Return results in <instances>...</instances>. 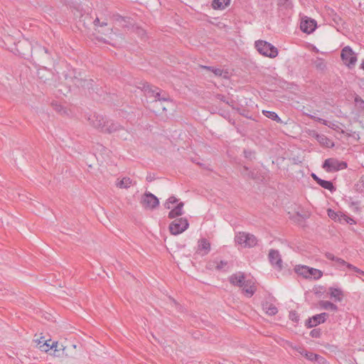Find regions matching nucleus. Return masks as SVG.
Instances as JSON below:
<instances>
[{
	"label": "nucleus",
	"instance_id": "obj_12",
	"mask_svg": "<svg viewBox=\"0 0 364 364\" xmlns=\"http://www.w3.org/2000/svg\"><path fill=\"white\" fill-rule=\"evenodd\" d=\"M328 317V314L327 313H321L319 314H316L312 317L309 318L306 321V326L307 328H312L316 326L318 324L324 323L327 318Z\"/></svg>",
	"mask_w": 364,
	"mask_h": 364
},
{
	"label": "nucleus",
	"instance_id": "obj_48",
	"mask_svg": "<svg viewBox=\"0 0 364 364\" xmlns=\"http://www.w3.org/2000/svg\"><path fill=\"white\" fill-rule=\"evenodd\" d=\"M293 348L301 355H303L305 351L306 350L304 348L301 346H295Z\"/></svg>",
	"mask_w": 364,
	"mask_h": 364
},
{
	"label": "nucleus",
	"instance_id": "obj_32",
	"mask_svg": "<svg viewBox=\"0 0 364 364\" xmlns=\"http://www.w3.org/2000/svg\"><path fill=\"white\" fill-rule=\"evenodd\" d=\"M318 184L321 186L322 188L330 191L331 192H333L336 190V188L334 187L333 183L330 181H326L321 178Z\"/></svg>",
	"mask_w": 364,
	"mask_h": 364
},
{
	"label": "nucleus",
	"instance_id": "obj_60",
	"mask_svg": "<svg viewBox=\"0 0 364 364\" xmlns=\"http://www.w3.org/2000/svg\"><path fill=\"white\" fill-rule=\"evenodd\" d=\"M74 348H76V346L75 345H73L72 346Z\"/></svg>",
	"mask_w": 364,
	"mask_h": 364
},
{
	"label": "nucleus",
	"instance_id": "obj_28",
	"mask_svg": "<svg viewBox=\"0 0 364 364\" xmlns=\"http://www.w3.org/2000/svg\"><path fill=\"white\" fill-rule=\"evenodd\" d=\"M307 360L311 361H316L319 363H323L324 361V358L316 354L311 352H309L307 350L305 351V353L303 355Z\"/></svg>",
	"mask_w": 364,
	"mask_h": 364
},
{
	"label": "nucleus",
	"instance_id": "obj_31",
	"mask_svg": "<svg viewBox=\"0 0 364 364\" xmlns=\"http://www.w3.org/2000/svg\"><path fill=\"white\" fill-rule=\"evenodd\" d=\"M319 306L323 309H330L333 311H336L338 310V306L329 301H321L319 302Z\"/></svg>",
	"mask_w": 364,
	"mask_h": 364
},
{
	"label": "nucleus",
	"instance_id": "obj_19",
	"mask_svg": "<svg viewBox=\"0 0 364 364\" xmlns=\"http://www.w3.org/2000/svg\"><path fill=\"white\" fill-rule=\"evenodd\" d=\"M313 136L322 146L327 148H332L334 146V143L324 134L314 132Z\"/></svg>",
	"mask_w": 364,
	"mask_h": 364
},
{
	"label": "nucleus",
	"instance_id": "obj_37",
	"mask_svg": "<svg viewBox=\"0 0 364 364\" xmlns=\"http://www.w3.org/2000/svg\"><path fill=\"white\" fill-rule=\"evenodd\" d=\"M52 107H53V109L55 110L57 112H59L60 114L66 113L65 109L61 105H60L57 102H53Z\"/></svg>",
	"mask_w": 364,
	"mask_h": 364
},
{
	"label": "nucleus",
	"instance_id": "obj_55",
	"mask_svg": "<svg viewBox=\"0 0 364 364\" xmlns=\"http://www.w3.org/2000/svg\"><path fill=\"white\" fill-rule=\"evenodd\" d=\"M154 176H152L151 174L148 175L146 176V181H149V182H151L154 180Z\"/></svg>",
	"mask_w": 364,
	"mask_h": 364
},
{
	"label": "nucleus",
	"instance_id": "obj_11",
	"mask_svg": "<svg viewBox=\"0 0 364 364\" xmlns=\"http://www.w3.org/2000/svg\"><path fill=\"white\" fill-rule=\"evenodd\" d=\"M145 91L147 92L148 95H150L151 96H153L156 98L155 102L157 103L158 102H168L170 101V98L168 95L164 94L162 96H161V92L159 88L156 87L155 90L152 88V87L150 85H146L144 86Z\"/></svg>",
	"mask_w": 364,
	"mask_h": 364
},
{
	"label": "nucleus",
	"instance_id": "obj_51",
	"mask_svg": "<svg viewBox=\"0 0 364 364\" xmlns=\"http://www.w3.org/2000/svg\"><path fill=\"white\" fill-rule=\"evenodd\" d=\"M336 262L337 263H338L339 264H342V265H346L347 266V264H348L345 260H343L341 258H338V257L336 258Z\"/></svg>",
	"mask_w": 364,
	"mask_h": 364
},
{
	"label": "nucleus",
	"instance_id": "obj_13",
	"mask_svg": "<svg viewBox=\"0 0 364 364\" xmlns=\"http://www.w3.org/2000/svg\"><path fill=\"white\" fill-rule=\"evenodd\" d=\"M277 5L278 11L284 16L289 14L294 7L293 0H277Z\"/></svg>",
	"mask_w": 364,
	"mask_h": 364
},
{
	"label": "nucleus",
	"instance_id": "obj_53",
	"mask_svg": "<svg viewBox=\"0 0 364 364\" xmlns=\"http://www.w3.org/2000/svg\"><path fill=\"white\" fill-rule=\"evenodd\" d=\"M137 33L141 36H143L145 35L146 32L144 29L142 28H137Z\"/></svg>",
	"mask_w": 364,
	"mask_h": 364
},
{
	"label": "nucleus",
	"instance_id": "obj_58",
	"mask_svg": "<svg viewBox=\"0 0 364 364\" xmlns=\"http://www.w3.org/2000/svg\"><path fill=\"white\" fill-rule=\"evenodd\" d=\"M162 109L164 111V110H166V108L164 107H163Z\"/></svg>",
	"mask_w": 364,
	"mask_h": 364
},
{
	"label": "nucleus",
	"instance_id": "obj_26",
	"mask_svg": "<svg viewBox=\"0 0 364 364\" xmlns=\"http://www.w3.org/2000/svg\"><path fill=\"white\" fill-rule=\"evenodd\" d=\"M132 185V180L129 177H123L122 179H117L116 182L117 187L119 188H129Z\"/></svg>",
	"mask_w": 364,
	"mask_h": 364
},
{
	"label": "nucleus",
	"instance_id": "obj_40",
	"mask_svg": "<svg viewBox=\"0 0 364 364\" xmlns=\"http://www.w3.org/2000/svg\"><path fill=\"white\" fill-rule=\"evenodd\" d=\"M242 169L243 170L242 171V174L243 176H245L248 178H255L254 173L251 171H249V168L247 166H243Z\"/></svg>",
	"mask_w": 364,
	"mask_h": 364
},
{
	"label": "nucleus",
	"instance_id": "obj_38",
	"mask_svg": "<svg viewBox=\"0 0 364 364\" xmlns=\"http://www.w3.org/2000/svg\"><path fill=\"white\" fill-rule=\"evenodd\" d=\"M340 213H341V212H335L331 209L328 210V217L334 220H338V218H341Z\"/></svg>",
	"mask_w": 364,
	"mask_h": 364
},
{
	"label": "nucleus",
	"instance_id": "obj_4",
	"mask_svg": "<svg viewBox=\"0 0 364 364\" xmlns=\"http://www.w3.org/2000/svg\"><path fill=\"white\" fill-rule=\"evenodd\" d=\"M235 242L242 245L244 247H253L257 244V237L250 233L239 232L235 237Z\"/></svg>",
	"mask_w": 364,
	"mask_h": 364
},
{
	"label": "nucleus",
	"instance_id": "obj_57",
	"mask_svg": "<svg viewBox=\"0 0 364 364\" xmlns=\"http://www.w3.org/2000/svg\"><path fill=\"white\" fill-rule=\"evenodd\" d=\"M100 41H103L104 43H106V41H105L104 39H101Z\"/></svg>",
	"mask_w": 364,
	"mask_h": 364
},
{
	"label": "nucleus",
	"instance_id": "obj_30",
	"mask_svg": "<svg viewBox=\"0 0 364 364\" xmlns=\"http://www.w3.org/2000/svg\"><path fill=\"white\" fill-rule=\"evenodd\" d=\"M262 113L266 117L271 119L272 120L275 121L278 123H282L281 118L278 116V114L276 112L272 111L263 110Z\"/></svg>",
	"mask_w": 364,
	"mask_h": 364
},
{
	"label": "nucleus",
	"instance_id": "obj_54",
	"mask_svg": "<svg viewBox=\"0 0 364 364\" xmlns=\"http://www.w3.org/2000/svg\"><path fill=\"white\" fill-rule=\"evenodd\" d=\"M311 176L312 178H314V180L318 183L319 180L321 179L318 176H316V174L315 173H312L311 174Z\"/></svg>",
	"mask_w": 364,
	"mask_h": 364
},
{
	"label": "nucleus",
	"instance_id": "obj_59",
	"mask_svg": "<svg viewBox=\"0 0 364 364\" xmlns=\"http://www.w3.org/2000/svg\"><path fill=\"white\" fill-rule=\"evenodd\" d=\"M122 26H127V24H122Z\"/></svg>",
	"mask_w": 364,
	"mask_h": 364
},
{
	"label": "nucleus",
	"instance_id": "obj_39",
	"mask_svg": "<svg viewBox=\"0 0 364 364\" xmlns=\"http://www.w3.org/2000/svg\"><path fill=\"white\" fill-rule=\"evenodd\" d=\"M58 347L56 348L57 350H60V356H63V355H65V356H68V346H64L63 344H59L58 343Z\"/></svg>",
	"mask_w": 364,
	"mask_h": 364
},
{
	"label": "nucleus",
	"instance_id": "obj_18",
	"mask_svg": "<svg viewBox=\"0 0 364 364\" xmlns=\"http://www.w3.org/2000/svg\"><path fill=\"white\" fill-rule=\"evenodd\" d=\"M316 28V22L313 19H306L301 22V30L306 33H312Z\"/></svg>",
	"mask_w": 364,
	"mask_h": 364
},
{
	"label": "nucleus",
	"instance_id": "obj_29",
	"mask_svg": "<svg viewBox=\"0 0 364 364\" xmlns=\"http://www.w3.org/2000/svg\"><path fill=\"white\" fill-rule=\"evenodd\" d=\"M309 275L307 279H318L323 276V272L315 268L309 267Z\"/></svg>",
	"mask_w": 364,
	"mask_h": 364
},
{
	"label": "nucleus",
	"instance_id": "obj_2",
	"mask_svg": "<svg viewBox=\"0 0 364 364\" xmlns=\"http://www.w3.org/2000/svg\"><path fill=\"white\" fill-rule=\"evenodd\" d=\"M33 341L36 343V347L42 352L47 353L49 350H53L54 356H60V350L56 349V348L58 347L57 341H53L50 343L51 340L46 339L43 336H41L40 338L35 339Z\"/></svg>",
	"mask_w": 364,
	"mask_h": 364
},
{
	"label": "nucleus",
	"instance_id": "obj_50",
	"mask_svg": "<svg viewBox=\"0 0 364 364\" xmlns=\"http://www.w3.org/2000/svg\"><path fill=\"white\" fill-rule=\"evenodd\" d=\"M216 99L219 100L220 101H222V102H226V103H228V102H226V97L225 95H221V94H218L216 96H215Z\"/></svg>",
	"mask_w": 364,
	"mask_h": 364
},
{
	"label": "nucleus",
	"instance_id": "obj_49",
	"mask_svg": "<svg viewBox=\"0 0 364 364\" xmlns=\"http://www.w3.org/2000/svg\"><path fill=\"white\" fill-rule=\"evenodd\" d=\"M326 257L329 259V260H332V261H336V258L337 257L334 256L332 253L331 252H326V255H325Z\"/></svg>",
	"mask_w": 364,
	"mask_h": 364
},
{
	"label": "nucleus",
	"instance_id": "obj_23",
	"mask_svg": "<svg viewBox=\"0 0 364 364\" xmlns=\"http://www.w3.org/2000/svg\"><path fill=\"white\" fill-rule=\"evenodd\" d=\"M200 67L206 70L211 71L215 76L223 77V78H228V72L220 68H214L212 66L202 65Z\"/></svg>",
	"mask_w": 364,
	"mask_h": 364
},
{
	"label": "nucleus",
	"instance_id": "obj_21",
	"mask_svg": "<svg viewBox=\"0 0 364 364\" xmlns=\"http://www.w3.org/2000/svg\"><path fill=\"white\" fill-rule=\"evenodd\" d=\"M328 294L330 297L336 302H340L343 299V292L341 289L336 287H329Z\"/></svg>",
	"mask_w": 364,
	"mask_h": 364
},
{
	"label": "nucleus",
	"instance_id": "obj_24",
	"mask_svg": "<svg viewBox=\"0 0 364 364\" xmlns=\"http://www.w3.org/2000/svg\"><path fill=\"white\" fill-rule=\"evenodd\" d=\"M183 206L184 203L183 202L178 203L175 208H171L168 217L171 219H173L176 217L182 215L183 214Z\"/></svg>",
	"mask_w": 364,
	"mask_h": 364
},
{
	"label": "nucleus",
	"instance_id": "obj_36",
	"mask_svg": "<svg viewBox=\"0 0 364 364\" xmlns=\"http://www.w3.org/2000/svg\"><path fill=\"white\" fill-rule=\"evenodd\" d=\"M178 200L174 197V196H170L167 200L164 203V207L166 209H171V204H174V203H178Z\"/></svg>",
	"mask_w": 364,
	"mask_h": 364
},
{
	"label": "nucleus",
	"instance_id": "obj_52",
	"mask_svg": "<svg viewBox=\"0 0 364 364\" xmlns=\"http://www.w3.org/2000/svg\"><path fill=\"white\" fill-rule=\"evenodd\" d=\"M243 153L245 158H250L252 154V151L247 150H244Z\"/></svg>",
	"mask_w": 364,
	"mask_h": 364
},
{
	"label": "nucleus",
	"instance_id": "obj_56",
	"mask_svg": "<svg viewBox=\"0 0 364 364\" xmlns=\"http://www.w3.org/2000/svg\"><path fill=\"white\" fill-rule=\"evenodd\" d=\"M360 68H362L363 70H364V60L362 62L361 65H360Z\"/></svg>",
	"mask_w": 364,
	"mask_h": 364
},
{
	"label": "nucleus",
	"instance_id": "obj_34",
	"mask_svg": "<svg viewBox=\"0 0 364 364\" xmlns=\"http://www.w3.org/2000/svg\"><path fill=\"white\" fill-rule=\"evenodd\" d=\"M304 114L307 116L309 118H310L311 119H314L318 122L321 123L323 125L328 126L329 127H331V126L329 124H328V121L324 119H322V118L318 117L315 115H312L311 114H308V113H305V112H304Z\"/></svg>",
	"mask_w": 364,
	"mask_h": 364
},
{
	"label": "nucleus",
	"instance_id": "obj_8",
	"mask_svg": "<svg viewBox=\"0 0 364 364\" xmlns=\"http://www.w3.org/2000/svg\"><path fill=\"white\" fill-rule=\"evenodd\" d=\"M141 203L144 208L151 210L156 208L159 205L158 198L149 192H146L143 195Z\"/></svg>",
	"mask_w": 364,
	"mask_h": 364
},
{
	"label": "nucleus",
	"instance_id": "obj_3",
	"mask_svg": "<svg viewBox=\"0 0 364 364\" xmlns=\"http://www.w3.org/2000/svg\"><path fill=\"white\" fill-rule=\"evenodd\" d=\"M347 167L348 164L346 161H339L336 158L326 159L322 165V168L328 173L336 172L346 169Z\"/></svg>",
	"mask_w": 364,
	"mask_h": 364
},
{
	"label": "nucleus",
	"instance_id": "obj_14",
	"mask_svg": "<svg viewBox=\"0 0 364 364\" xmlns=\"http://www.w3.org/2000/svg\"><path fill=\"white\" fill-rule=\"evenodd\" d=\"M230 264L228 261L225 260H218L214 259L210 261L207 264V268L209 269H212L215 268L218 271H223L227 272L230 269Z\"/></svg>",
	"mask_w": 364,
	"mask_h": 364
},
{
	"label": "nucleus",
	"instance_id": "obj_43",
	"mask_svg": "<svg viewBox=\"0 0 364 364\" xmlns=\"http://www.w3.org/2000/svg\"><path fill=\"white\" fill-rule=\"evenodd\" d=\"M321 335V331L319 328H314L311 331L310 336L312 338H320Z\"/></svg>",
	"mask_w": 364,
	"mask_h": 364
},
{
	"label": "nucleus",
	"instance_id": "obj_42",
	"mask_svg": "<svg viewBox=\"0 0 364 364\" xmlns=\"http://www.w3.org/2000/svg\"><path fill=\"white\" fill-rule=\"evenodd\" d=\"M93 24L95 27H98V26L102 27V26H107V22L105 20L100 21V18L98 17H96L95 19L93 21Z\"/></svg>",
	"mask_w": 364,
	"mask_h": 364
},
{
	"label": "nucleus",
	"instance_id": "obj_33",
	"mask_svg": "<svg viewBox=\"0 0 364 364\" xmlns=\"http://www.w3.org/2000/svg\"><path fill=\"white\" fill-rule=\"evenodd\" d=\"M309 267L304 265H298L295 267V272L299 275L303 276L305 278H308Z\"/></svg>",
	"mask_w": 364,
	"mask_h": 364
},
{
	"label": "nucleus",
	"instance_id": "obj_6",
	"mask_svg": "<svg viewBox=\"0 0 364 364\" xmlns=\"http://www.w3.org/2000/svg\"><path fill=\"white\" fill-rule=\"evenodd\" d=\"M74 75L73 76H68V75H65V79L68 80L70 79V82L75 85L77 87H84L90 89L92 88V82L93 80L91 79H85L82 77L81 73H78L76 75L75 70H73Z\"/></svg>",
	"mask_w": 364,
	"mask_h": 364
},
{
	"label": "nucleus",
	"instance_id": "obj_47",
	"mask_svg": "<svg viewBox=\"0 0 364 364\" xmlns=\"http://www.w3.org/2000/svg\"><path fill=\"white\" fill-rule=\"evenodd\" d=\"M289 318L291 321L297 323L299 321V316L296 311H291L289 313Z\"/></svg>",
	"mask_w": 364,
	"mask_h": 364
},
{
	"label": "nucleus",
	"instance_id": "obj_41",
	"mask_svg": "<svg viewBox=\"0 0 364 364\" xmlns=\"http://www.w3.org/2000/svg\"><path fill=\"white\" fill-rule=\"evenodd\" d=\"M355 103L360 109H364V100L358 95H356L354 99Z\"/></svg>",
	"mask_w": 364,
	"mask_h": 364
},
{
	"label": "nucleus",
	"instance_id": "obj_44",
	"mask_svg": "<svg viewBox=\"0 0 364 364\" xmlns=\"http://www.w3.org/2000/svg\"><path fill=\"white\" fill-rule=\"evenodd\" d=\"M115 20L117 21V22H119L120 23H129V20L130 18H128V17H123L122 16H119V15H117L115 16Z\"/></svg>",
	"mask_w": 364,
	"mask_h": 364
},
{
	"label": "nucleus",
	"instance_id": "obj_17",
	"mask_svg": "<svg viewBox=\"0 0 364 364\" xmlns=\"http://www.w3.org/2000/svg\"><path fill=\"white\" fill-rule=\"evenodd\" d=\"M210 243L206 238H201L198 241L196 252L199 255H206L210 252Z\"/></svg>",
	"mask_w": 364,
	"mask_h": 364
},
{
	"label": "nucleus",
	"instance_id": "obj_25",
	"mask_svg": "<svg viewBox=\"0 0 364 364\" xmlns=\"http://www.w3.org/2000/svg\"><path fill=\"white\" fill-rule=\"evenodd\" d=\"M262 309L267 314L274 316L277 314L278 309L276 306L269 301H265L262 304Z\"/></svg>",
	"mask_w": 364,
	"mask_h": 364
},
{
	"label": "nucleus",
	"instance_id": "obj_7",
	"mask_svg": "<svg viewBox=\"0 0 364 364\" xmlns=\"http://www.w3.org/2000/svg\"><path fill=\"white\" fill-rule=\"evenodd\" d=\"M341 57L344 64L348 68L355 66L357 57L350 46H346L342 49Z\"/></svg>",
	"mask_w": 364,
	"mask_h": 364
},
{
	"label": "nucleus",
	"instance_id": "obj_35",
	"mask_svg": "<svg viewBox=\"0 0 364 364\" xmlns=\"http://www.w3.org/2000/svg\"><path fill=\"white\" fill-rule=\"evenodd\" d=\"M340 216H341V218H338L339 222H342L343 220L346 223H348L350 225L356 223L355 220L353 218L348 217V215H345L343 213H340Z\"/></svg>",
	"mask_w": 364,
	"mask_h": 364
},
{
	"label": "nucleus",
	"instance_id": "obj_10",
	"mask_svg": "<svg viewBox=\"0 0 364 364\" xmlns=\"http://www.w3.org/2000/svg\"><path fill=\"white\" fill-rule=\"evenodd\" d=\"M90 124L95 129L100 130L101 132H104L105 126L106 124L107 119L98 114H95L88 118Z\"/></svg>",
	"mask_w": 364,
	"mask_h": 364
},
{
	"label": "nucleus",
	"instance_id": "obj_16",
	"mask_svg": "<svg viewBox=\"0 0 364 364\" xmlns=\"http://www.w3.org/2000/svg\"><path fill=\"white\" fill-rule=\"evenodd\" d=\"M34 54L46 61L52 60V55L48 48L37 45L33 49Z\"/></svg>",
	"mask_w": 364,
	"mask_h": 364
},
{
	"label": "nucleus",
	"instance_id": "obj_5",
	"mask_svg": "<svg viewBox=\"0 0 364 364\" xmlns=\"http://www.w3.org/2000/svg\"><path fill=\"white\" fill-rule=\"evenodd\" d=\"M188 226L189 223L186 218H179L170 223L169 230L172 235H177L186 230Z\"/></svg>",
	"mask_w": 364,
	"mask_h": 364
},
{
	"label": "nucleus",
	"instance_id": "obj_9",
	"mask_svg": "<svg viewBox=\"0 0 364 364\" xmlns=\"http://www.w3.org/2000/svg\"><path fill=\"white\" fill-rule=\"evenodd\" d=\"M268 259L272 266L281 271L283 268L282 259L278 250L271 249L269 252Z\"/></svg>",
	"mask_w": 364,
	"mask_h": 364
},
{
	"label": "nucleus",
	"instance_id": "obj_46",
	"mask_svg": "<svg viewBox=\"0 0 364 364\" xmlns=\"http://www.w3.org/2000/svg\"><path fill=\"white\" fill-rule=\"evenodd\" d=\"M347 267L349 269H352L353 270L354 272H355L356 273L358 274H360L361 275H363L364 276V272L362 271L361 269H358V267L353 266V264H347Z\"/></svg>",
	"mask_w": 364,
	"mask_h": 364
},
{
	"label": "nucleus",
	"instance_id": "obj_20",
	"mask_svg": "<svg viewBox=\"0 0 364 364\" xmlns=\"http://www.w3.org/2000/svg\"><path fill=\"white\" fill-rule=\"evenodd\" d=\"M243 293L247 297H251L255 293L257 288L251 279H247L245 285L241 287Z\"/></svg>",
	"mask_w": 364,
	"mask_h": 364
},
{
	"label": "nucleus",
	"instance_id": "obj_45",
	"mask_svg": "<svg viewBox=\"0 0 364 364\" xmlns=\"http://www.w3.org/2000/svg\"><path fill=\"white\" fill-rule=\"evenodd\" d=\"M347 267L349 269H352L353 270L354 272H355L356 273L358 274H360L361 275H363L364 276V272L362 271L361 269H358V267L353 266V264H347Z\"/></svg>",
	"mask_w": 364,
	"mask_h": 364
},
{
	"label": "nucleus",
	"instance_id": "obj_22",
	"mask_svg": "<svg viewBox=\"0 0 364 364\" xmlns=\"http://www.w3.org/2000/svg\"><path fill=\"white\" fill-rule=\"evenodd\" d=\"M122 129L123 127L120 124L107 119L103 133L111 134Z\"/></svg>",
	"mask_w": 364,
	"mask_h": 364
},
{
	"label": "nucleus",
	"instance_id": "obj_27",
	"mask_svg": "<svg viewBox=\"0 0 364 364\" xmlns=\"http://www.w3.org/2000/svg\"><path fill=\"white\" fill-rule=\"evenodd\" d=\"M230 0H213L212 6L214 9L223 10L230 5Z\"/></svg>",
	"mask_w": 364,
	"mask_h": 364
},
{
	"label": "nucleus",
	"instance_id": "obj_1",
	"mask_svg": "<svg viewBox=\"0 0 364 364\" xmlns=\"http://www.w3.org/2000/svg\"><path fill=\"white\" fill-rule=\"evenodd\" d=\"M257 50L262 55L274 58L278 55V49L270 43L259 40L255 43Z\"/></svg>",
	"mask_w": 364,
	"mask_h": 364
},
{
	"label": "nucleus",
	"instance_id": "obj_15",
	"mask_svg": "<svg viewBox=\"0 0 364 364\" xmlns=\"http://www.w3.org/2000/svg\"><path fill=\"white\" fill-rule=\"evenodd\" d=\"M228 280L231 284L240 288L243 287L247 281V279H246L245 274L242 272L232 274L229 277Z\"/></svg>",
	"mask_w": 364,
	"mask_h": 364
}]
</instances>
